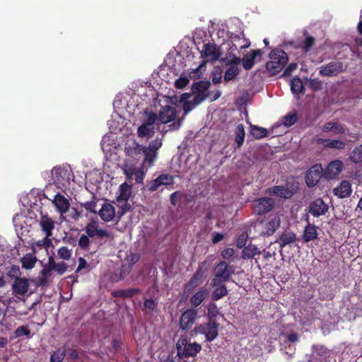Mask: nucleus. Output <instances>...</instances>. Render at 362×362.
<instances>
[{
  "mask_svg": "<svg viewBox=\"0 0 362 362\" xmlns=\"http://www.w3.org/2000/svg\"><path fill=\"white\" fill-rule=\"evenodd\" d=\"M270 61L267 62L266 69L274 76L279 74L288 63V57L286 52L281 49L276 48L269 53Z\"/></svg>",
  "mask_w": 362,
  "mask_h": 362,
  "instance_id": "nucleus-1",
  "label": "nucleus"
},
{
  "mask_svg": "<svg viewBox=\"0 0 362 362\" xmlns=\"http://www.w3.org/2000/svg\"><path fill=\"white\" fill-rule=\"evenodd\" d=\"M175 346L179 358L195 357L202 350L201 344L195 341L189 342L187 335H181Z\"/></svg>",
  "mask_w": 362,
  "mask_h": 362,
  "instance_id": "nucleus-2",
  "label": "nucleus"
},
{
  "mask_svg": "<svg viewBox=\"0 0 362 362\" xmlns=\"http://www.w3.org/2000/svg\"><path fill=\"white\" fill-rule=\"evenodd\" d=\"M54 183L59 188H68L71 180H74V175L69 166H56L52 170Z\"/></svg>",
  "mask_w": 362,
  "mask_h": 362,
  "instance_id": "nucleus-3",
  "label": "nucleus"
},
{
  "mask_svg": "<svg viewBox=\"0 0 362 362\" xmlns=\"http://www.w3.org/2000/svg\"><path fill=\"white\" fill-rule=\"evenodd\" d=\"M234 273L233 267L226 262H219L214 269V278L211 280V286H217L221 282H227Z\"/></svg>",
  "mask_w": 362,
  "mask_h": 362,
  "instance_id": "nucleus-4",
  "label": "nucleus"
},
{
  "mask_svg": "<svg viewBox=\"0 0 362 362\" xmlns=\"http://www.w3.org/2000/svg\"><path fill=\"white\" fill-rule=\"evenodd\" d=\"M218 327L219 324L215 320H211L207 323L196 326L194 332L204 335L206 341L211 342L217 337Z\"/></svg>",
  "mask_w": 362,
  "mask_h": 362,
  "instance_id": "nucleus-5",
  "label": "nucleus"
},
{
  "mask_svg": "<svg viewBox=\"0 0 362 362\" xmlns=\"http://www.w3.org/2000/svg\"><path fill=\"white\" fill-rule=\"evenodd\" d=\"M275 206V201L270 197H261L253 201L254 211L258 215L270 212Z\"/></svg>",
  "mask_w": 362,
  "mask_h": 362,
  "instance_id": "nucleus-6",
  "label": "nucleus"
},
{
  "mask_svg": "<svg viewBox=\"0 0 362 362\" xmlns=\"http://www.w3.org/2000/svg\"><path fill=\"white\" fill-rule=\"evenodd\" d=\"M323 169L320 164L313 165L309 168L305 175V183L308 187H315L322 175Z\"/></svg>",
  "mask_w": 362,
  "mask_h": 362,
  "instance_id": "nucleus-7",
  "label": "nucleus"
},
{
  "mask_svg": "<svg viewBox=\"0 0 362 362\" xmlns=\"http://www.w3.org/2000/svg\"><path fill=\"white\" fill-rule=\"evenodd\" d=\"M38 224L42 233L45 234V237L43 240L50 242L49 238L52 236V230L55 226V223L53 219L47 214H42L41 213V216L38 220Z\"/></svg>",
  "mask_w": 362,
  "mask_h": 362,
  "instance_id": "nucleus-8",
  "label": "nucleus"
},
{
  "mask_svg": "<svg viewBox=\"0 0 362 362\" xmlns=\"http://www.w3.org/2000/svg\"><path fill=\"white\" fill-rule=\"evenodd\" d=\"M344 71L341 62H331L320 68L319 74L322 76H336Z\"/></svg>",
  "mask_w": 362,
  "mask_h": 362,
  "instance_id": "nucleus-9",
  "label": "nucleus"
},
{
  "mask_svg": "<svg viewBox=\"0 0 362 362\" xmlns=\"http://www.w3.org/2000/svg\"><path fill=\"white\" fill-rule=\"evenodd\" d=\"M329 210V206L322 199L317 198L313 201L309 205V213L314 217H320L325 215Z\"/></svg>",
  "mask_w": 362,
  "mask_h": 362,
  "instance_id": "nucleus-10",
  "label": "nucleus"
},
{
  "mask_svg": "<svg viewBox=\"0 0 362 362\" xmlns=\"http://www.w3.org/2000/svg\"><path fill=\"white\" fill-rule=\"evenodd\" d=\"M197 316V310L194 309L185 310L180 317V328L182 330L189 329L194 323Z\"/></svg>",
  "mask_w": 362,
  "mask_h": 362,
  "instance_id": "nucleus-11",
  "label": "nucleus"
},
{
  "mask_svg": "<svg viewBox=\"0 0 362 362\" xmlns=\"http://www.w3.org/2000/svg\"><path fill=\"white\" fill-rule=\"evenodd\" d=\"M343 163L341 160H335L328 164L324 171V177L327 179H334L342 170Z\"/></svg>",
  "mask_w": 362,
  "mask_h": 362,
  "instance_id": "nucleus-12",
  "label": "nucleus"
},
{
  "mask_svg": "<svg viewBox=\"0 0 362 362\" xmlns=\"http://www.w3.org/2000/svg\"><path fill=\"white\" fill-rule=\"evenodd\" d=\"M52 203L61 215L66 214L70 208L69 201L60 193L55 194Z\"/></svg>",
  "mask_w": 362,
  "mask_h": 362,
  "instance_id": "nucleus-13",
  "label": "nucleus"
},
{
  "mask_svg": "<svg viewBox=\"0 0 362 362\" xmlns=\"http://www.w3.org/2000/svg\"><path fill=\"white\" fill-rule=\"evenodd\" d=\"M229 46L228 50L237 51L238 49H243L248 48L250 46V42L245 37H240L239 35H235L231 37L230 43H228Z\"/></svg>",
  "mask_w": 362,
  "mask_h": 362,
  "instance_id": "nucleus-14",
  "label": "nucleus"
},
{
  "mask_svg": "<svg viewBox=\"0 0 362 362\" xmlns=\"http://www.w3.org/2000/svg\"><path fill=\"white\" fill-rule=\"evenodd\" d=\"M201 53L203 57H210L211 61H216L221 55L219 49L214 43L204 44Z\"/></svg>",
  "mask_w": 362,
  "mask_h": 362,
  "instance_id": "nucleus-15",
  "label": "nucleus"
},
{
  "mask_svg": "<svg viewBox=\"0 0 362 362\" xmlns=\"http://www.w3.org/2000/svg\"><path fill=\"white\" fill-rule=\"evenodd\" d=\"M176 117V110L175 107L165 105L162 108L158 115V119L163 124H167L175 119Z\"/></svg>",
  "mask_w": 362,
  "mask_h": 362,
  "instance_id": "nucleus-16",
  "label": "nucleus"
},
{
  "mask_svg": "<svg viewBox=\"0 0 362 362\" xmlns=\"http://www.w3.org/2000/svg\"><path fill=\"white\" fill-rule=\"evenodd\" d=\"M29 281L26 278L17 279L12 284V291L13 293L20 296H24L28 291Z\"/></svg>",
  "mask_w": 362,
  "mask_h": 362,
  "instance_id": "nucleus-17",
  "label": "nucleus"
},
{
  "mask_svg": "<svg viewBox=\"0 0 362 362\" xmlns=\"http://www.w3.org/2000/svg\"><path fill=\"white\" fill-rule=\"evenodd\" d=\"M98 214L102 220L109 222L115 216V209L111 204L105 203L103 204Z\"/></svg>",
  "mask_w": 362,
  "mask_h": 362,
  "instance_id": "nucleus-18",
  "label": "nucleus"
},
{
  "mask_svg": "<svg viewBox=\"0 0 362 362\" xmlns=\"http://www.w3.org/2000/svg\"><path fill=\"white\" fill-rule=\"evenodd\" d=\"M313 358L319 360L320 362H326L327 358L330 356L329 350L322 345H313Z\"/></svg>",
  "mask_w": 362,
  "mask_h": 362,
  "instance_id": "nucleus-19",
  "label": "nucleus"
},
{
  "mask_svg": "<svg viewBox=\"0 0 362 362\" xmlns=\"http://www.w3.org/2000/svg\"><path fill=\"white\" fill-rule=\"evenodd\" d=\"M262 54V52L261 49L251 50L250 54H245L243 58L242 62L243 68L245 70H250L255 64V58Z\"/></svg>",
  "mask_w": 362,
  "mask_h": 362,
  "instance_id": "nucleus-20",
  "label": "nucleus"
},
{
  "mask_svg": "<svg viewBox=\"0 0 362 362\" xmlns=\"http://www.w3.org/2000/svg\"><path fill=\"white\" fill-rule=\"evenodd\" d=\"M351 192V185L347 180L341 181L339 185L334 189V195L339 198H346L349 197Z\"/></svg>",
  "mask_w": 362,
  "mask_h": 362,
  "instance_id": "nucleus-21",
  "label": "nucleus"
},
{
  "mask_svg": "<svg viewBox=\"0 0 362 362\" xmlns=\"http://www.w3.org/2000/svg\"><path fill=\"white\" fill-rule=\"evenodd\" d=\"M317 228L314 224L308 223L304 228L302 240L304 243H309L317 238Z\"/></svg>",
  "mask_w": 362,
  "mask_h": 362,
  "instance_id": "nucleus-22",
  "label": "nucleus"
},
{
  "mask_svg": "<svg viewBox=\"0 0 362 362\" xmlns=\"http://www.w3.org/2000/svg\"><path fill=\"white\" fill-rule=\"evenodd\" d=\"M297 240L296 234L291 230H284L276 240L281 248L284 247L287 245L294 243Z\"/></svg>",
  "mask_w": 362,
  "mask_h": 362,
  "instance_id": "nucleus-23",
  "label": "nucleus"
},
{
  "mask_svg": "<svg viewBox=\"0 0 362 362\" xmlns=\"http://www.w3.org/2000/svg\"><path fill=\"white\" fill-rule=\"evenodd\" d=\"M281 223L280 218L275 216L269 220L264 226V230L262 232L264 236H271L279 228Z\"/></svg>",
  "mask_w": 362,
  "mask_h": 362,
  "instance_id": "nucleus-24",
  "label": "nucleus"
},
{
  "mask_svg": "<svg viewBox=\"0 0 362 362\" xmlns=\"http://www.w3.org/2000/svg\"><path fill=\"white\" fill-rule=\"evenodd\" d=\"M209 291L205 287H201L190 298L192 305L197 308L204 300Z\"/></svg>",
  "mask_w": 362,
  "mask_h": 362,
  "instance_id": "nucleus-25",
  "label": "nucleus"
},
{
  "mask_svg": "<svg viewBox=\"0 0 362 362\" xmlns=\"http://www.w3.org/2000/svg\"><path fill=\"white\" fill-rule=\"evenodd\" d=\"M210 82L208 81H199L197 82L193 83L192 86V93H197L201 95H207V97L209 95V93L207 92L208 89L210 87Z\"/></svg>",
  "mask_w": 362,
  "mask_h": 362,
  "instance_id": "nucleus-26",
  "label": "nucleus"
},
{
  "mask_svg": "<svg viewBox=\"0 0 362 362\" xmlns=\"http://www.w3.org/2000/svg\"><path fill=\"white\" fill-rule=\"evenodd\" d=\"M144 146L139 144L136 141H134L132 144L125 147V153L127 156L134 158L142 154Z\"/></svg>",
  "mask_w": 362,
  "mask_h": 362,
  "instance_id": "nucleus-27",
  "label": "nucleus"
},
{
  "mask_svg": "<svg viewBox=\"0 0 362 362\" xmlns=\"http://www.w3.org/2000/svg\"><path fill=\"white\" fill-rule=\"evenodd\" d=\"M225 283L226 282H221V284L219 285L211 286L213 288H214L211 296L213 300H218L228 294V290L225 285Z\"/></svg>",
  "mask_w": 362,
  "mask_h": 362,
  "instance_id": "nucleus-28",
  "label": "nucleus"
},
{
  "mask_svg": "<svg viewBox=\"0 0 362 362\" xmlns=\"http://www.w3.org/2000/svg\"><path fill=\"white\" fill-rule=\"evenodd\" d=\"M203 275L199 274V272H195L189 281L185 286V291L187 293L192 292L196 287H197L202 282Z\"/></svg>",
  "mask_w": 362,
  "mask_h": 362,
  "instance_id": "nucleus-29",
  "label": "nucleus"
},
{
  "mask_svg": "<svg viewBox=\"0 0 362 362\" xmlns=\"http://www.w3.org/2000/svg\"><path fill=\"white\" fill-rule=\"evenodd\" d=\"M119 194L117 197V201L121 203L122 201H128L132 195V185L127 182L122 183L119 188Z\"/></svg>",
  "mask_w": 362,
  "mask_h": 362,
  "instance_id": "nucleus-30",
  "label": "nucleus"
},
{
  "mask_svg": "<svg viewBox=\"0 0 362 362\" xmlns=\"http://www.w3.org/2000/svg\"><path fill=\"white\" fill-rule=\"evenodd\" d=\"M267 194L277 196L286 199H291L287 190H286L284 186L282 185H276L268 188L267 189Z\"/></svg>",
  "mask_w": 362,
  "mask_h": 362,
  "instance_id": "nucleus-31",
  "label": "nucleus"
},
{
  "mask_svg": "<svg viewBox=\"0 0 362 362\" xmlns=\"http://www.w3.org/2000/svg\"><path fill=\"white\" fill-rule=\"evenodd\" d=\"M140 292V289L132 288L115 291L112 294L116 298H129L139 294Z\"/></svg>",
  "mask_w": 362,
  "mask_h": 362,
  "instance_id": "nucleus-32",
  "label": "nucleus"
},
{
  "mask_svg": "<svg viewBox=\"0 0 362 362\" xmlns=\"http://www.w3.org/2000/svg\"><path fill=\"white\" fill-rule=\"evenodd\" d=\"M229 66L228 69L226 71L223 79L225 82L234 80L240 72V69L238 67L239 64H227Z\"/></svg>",
  "mask_w": 362,
  "mask_h": 362,
  "instance_id": "nucleus-33",
  "label": "nucleus"
},
{
  "mask_svg": "<svg viewBox=\"0 0 362 362\" xmlns=\"http://www.w3.org/2000/svg\"><path fill=\"white\" fill-rule=\"evenodd\" d=\"M155 133L154 126L148 127L146 124L142 123L137 129V134L141 138H151Z\"/></svg>",
  "mask_w": 362,
  "mask_h": 362,
  "instance_id": "nucleus-34",
  "label": "nucleus"
},
{
  "mask_svg": "<svg viewBox=\"0 0 362 362\" xmlns=\"http://www.w3.org/2000/svg\"><path fill=\"white\" fill-rule=\"evenodd\" d=\"M260 252L259 249L256 245L250 244L243 247L242 251V258L243 259H252Z\"/></svg>",
  "mask_w": 362,
  "mask_h": 362,
  "instance_id": "nucleus-35",
  "label": "nucleus"
},
{
  "mask_svg": "<svg viewBox=\"0 0 362 362\" xmlns=\"http://www.w3.org/2000/svg\"><path fill=\"white\" fill-rule=\"evenodd\" d=\"M284 187L291 198L297 192L299 183L293 177H290L286 179Z\"/></svg>",
  "mask_w": 362,
  "mask_h": 362,
  "instance_id": "nucleus-36",
  "label": "nucleus"
},
{
  "mask_svg": "<svg viewBox=\"0 0 362 362\" xmlns=\"http://www.w3.org/2000/svg\"><path fill=\"white\" fill-rule=\"evenodd\" d=\"M290 85H291V90L292 91V93L293 94H300V93L303 94L304 93L305 88L303 86L302 80L299 77L296 76V77L293 78L291 80Z\"/></svg>",
  "mask_w": 362,
  "mask_h": 362,
  "instance_id": "nucleus-37",
  "label": "nucleus"
},
{
  "mask_svg": "<svg viewBox=\"0 0 362 362\" xmlns=\"http://www.w3.org/2000/svg\"><path fill=\"white\" fill-rule=\"evenodd\" d=\"M21 262L23 269H31L36 264L37 257L34 255L28 253L21 258Z\"/></svg>",
  "mask_w": 362,
  "mask_h": 362,
  "instance_id": "nucleus-38",
  "label": "nucleus"
},
{
  "mask_svg": "<svg viewBox=\"0 0 362 362\" xmlns=\"http://www.w3.org/2000/svg\"><path fill=\"white\" fill-rule=\"evenodd\" d=\"M349 158L355 164L362 163V144L354 148L349 153Z\"/></svg>",
  "mask_w": 362,
  "mask_h": 362,
  "instance_id": "nucleus-39",
  "label": "nucleus"
},
{
  "mask_svg": "<svg viewBox=\"0 0 362 362\" xmlns=\"http://www.w3.org/2000/svg\"><path fill=\"white\" fill-rule=\"evenodd\" d=\"M221 62L224 64H240L241 59L236 55L235 51L228 50L226 56L221 59Z\"/></svg>",
  "mask_w": 362,
  "mask_h": 362,
  "instance_id": "nucleus-40",
  "label": "nucleus"
},
{
  "mask_svg": "<svg viewBox=\"0 0 362 362\" xmlns=\"http://www.w3.org/2000/svg\"><path fill=\"white\" fill-rule=\"evenodd\" d=\"M142 154L144 156L143 164L151 166L157 157L158 152H154L144 146Z\"/></svg>",
  "mask_w": 362,
  "mask_h": 362,
  "instance_id": "nucleus-41",
  "label": "nucleus"
},
{
  "mask_svg": "<svg viewBox=\"0 0 362 362\" xmlns=\"http://www.w3.org/2000/svg\"><path fill=\"white\" fill-rule=\"evenodd\" d=\"M235 141L237 145V148H240L244 143L245 140V129L243 124H239L235 130Z\"/></svg>",
  "mask_w": 362,
  "mask_h": 362,
  "instance_id": "nucleus-42",
  "label": "nucleus"
},
{
  "mask_svg": "<svg viewBox=\"0 0 362 362\" xmlns=\"http://www.w3.org/2000/svg\"><path fill=\"white\" fill-rule=\"evenodd\" d=\"M315 43V39L313 36L307 35L305 38L300 42L299 47L301 48L303 52H308Z\"/></svg>",
  "mask_w": 362,
  "mask_h": 362,
  "instance_id": "nucleus-43",
  "label": "nucleus"
},
{
  "mask_svg": "<svg viewBox=\"0 0 362 362\" xmlns=\"http://www.w3.org/2000/svg\"><path fill=\"white\" fill-rule=\"evenodd\" d=\"M251 134L255 139H260L267 136L268 132L265 128L257 126H252Z\"/></svg>",
  "mask_w": 362,
  "mask_h": 362,
  "instance_id": "nucleus-44",
  "label": "nucleus"
},
{
  "mask_svg": "<svg viewBox=\"0 0 362 362\" xmlns=\"http://www.w3.org/2000/svg\"><path fill=\"white\" fill-rule=\"evenodd\" d=\"M52 270H54V259L52 256H49L48 262L43 266L40 274L42 276H51Z\"/></svg>",
  "mask_w": 362,
  "mask_h": 362,
  "instance_id": "nucleus-45",
  "label": "nucleus"
},
{
  "mask_svg": "<svg viewBox=\"0 0 362 362\" xmlns=\"http://www.w3.org/2000/svg\"><path fill=\"white\" fill-rule=\"evenodd\" d=\"M325 146L329 148L334 149H344L346 146V143L341 140H331L327 139V143L325 144Z\"/></svg>",
  "mask_w": 362,
  "mask_h": 362,
  "instance_id": "nucleus-46",
  "label": "nucleus"
},
{
  "mask_svg": "<svg viewBox=\"0 0 362 362\" xmlns=\"http://www.w3.org/2000/svg\"><path fill=\"white\" fill-rule=\"evenodd\" d=\"M136 261V260H134V257H133L130 262L122 264L119 272L120 279H124L131 272L133 264Z\"/></svg>",
  "mask_w": 362,
  "mask_h": 362,
  "instance_id": "nucleus-47",
  "label": "nucleus"
},
{
  "mask_svg": "<svg viewBox=\"0 0 362 362\" xmlns=\"http://www.w3.org/2000/svg\"><path fill=\"white\" fill-rule=\"evenodd\" d=\"M298 121V115L296 112L288 114L283 117V124L286 127H290Z\"/></svg>",
  "mask_w": 362,
  "mask_h": 362,
  "instance_id": "nucleus-48",
  "label": "nucleus"
},
{
  "mask_svg": "<svg viewBox=\"0 0 362 362\" xmlns=\"http://www.w3.org/2000/svg\"><path fill=\"white\" fill-rule=\"evenodd\" d=\"M144 114L146 115V118L144 120V123L146 124L148 127L153 126L158 119V116L156 113L153 112H148L147 110L144 112Z\"/></svg>",
  "mask_w": 362,
  "mask_h": 362,
  "instance_id": "nucleus-49",
  "label": "nucleus"
},
{
  "mask_svg": "<svg viewBox=\"0 0 362 362\" xmlns=\"http://www.w3.org/2000/svg\"><path fill=\"white\" fill-rule=\"evenodd\" d=\"M66 355L64 349H57L50 356V362H62Z\"/></svg>",
  "mask_w": 362,
  "mask_h": 362,
  "instance_id": "nucleus-50",
  "label": "nucleus"
},
{
  "mask_svg": "<svg viewBox=\"0 0 362 362\" xmlns=\"http://www.w3.org/2000/svg\"><path fill=\"white\" fill-rule=\"evenodd\" d=\"M6 274L9 278L14 279L15 281L17 279H21L20 276L21 275V272L18 266L12 265Z\"/></svg>",
  "mask_w": 362,
  "mask_h": 362,
  "instance_id": "nucleus-51",
  "label": "nucleus"
},
{
  "mask_svg": "<svg viewBox=\"0 0 362 362\" xmlns=\"http://www.w3.org/2000/svg\"><path fill=\"white\" fill-rule=\"evenodd\" d=\"M98 226L95 223H89L86 227V233L88 236L93 238L96 235Z\"/></svg>",
  "mask_w": 362,
  "mask_h": 362,
  "instance_id": "nucleus-52",
  "label": "nucleus"
},
{
  "mask_svg": "<svg viewBox=\"0 0 362 362\" xmlns=\"http://www.w3.org/2000/svg\"><path fill=\"white\" fill-rule=\"evenodd\" d=\"M163 142L161 139H156L149 142L148 146H146L148 149L158 152V149L162 146Z\"/></svg>",
  "mask_w": 362,
  "mask_h": 362,
  "instance_id": "nucleus-53",
  "label": "nucleus"
},
{
  "mask_svg": "<svg viewBox=\"0 0 362 362\" xmlns=\"http://www.w3.org/2000/svg\"><path fill=\"white\" fill-rule=\"evenodd\" d=\"M159 180L163 185H173L174 184V177L168 174H161L159 176Z\"/></svg>",
  "mask_w": 362,
  "mask_h": 362,
  "instance_id": "nucleus-54",
  "label": "nucleus"
},
{
  "mask_svg": "<svg viewBox=\"0 0 362 362\" xmlns=\"http://www.w3.org/2000/svg\"><path fill=\"white\" fill-rule=\"evenodd\" d=\"M58 255L61 259H69L71 256V250L65 246L61 247L58 250Z\"/></svg>",
  "mask_w": 362,
  "mask_h": 362,
  "instance_id": "nucleus-55",
  "label": "nucleus"
},
{
  "mask_svg": "<svg viewBox=\"0 0 362 362\" xmlns=\"http://www.w3.org/2000/svg\"><path fill=\"white\" fill-rule=\"evenodd\" d=\"M156 303L152 298L146 299L144 303V310L146 312H152L156 308Z\"/></svg>",
  "mask_w": 362,
  "mask_h": 362,
  "instance_id": "nucleus-56",
  "label": "nucleus"
},
{
  "mask_svg": "<svg viewBox=\"0 0 362 362\" xmlns=\"http://www.w3.org/2000/svg\"><path fill=\"white\" fill-rule=\"evenodd\" d=\"M30 330L27 326H20L15 330V335L16 337L22 336H27L30 337Z\"/></svg>",
  "mask_w": 362,
  "mask_h": 362,
  "instance_id": "nucleus-57",
  "label": "nucleus"
},
{
  "mask_svg": "<svg viewBox=\"0 0 362 362\" xmlns=\"http://www.w3.org/2000/svg\"><path fill=\"white\" fill-rule=\"evenodd\" d=\"M126 175L127 176L134 175L135 181L136 183H141L144 180V173L140 170H133L129 171V173L126 171Z\"/></svg>",
  "mask_w": 362,
  "mask_h": 362,
  "instance_id": "nucleus-58",
  "label": "nucleus"
},
{
  "mask_svg": "<svg viewBox=\"0 0 362 362\" xmlns=\"http://www.w3.org/2000/svg\"><path fill=\"white\" fill-rule=\"evenodd\" d=\"M247 233H242L237 239L236 247L240 249L245 247L247 241Z\"/></svg>",
  "mask_w": 362,
  "mask_h": 362,
  "instance_id": "nucleus-59",
  "label": "nucleus"
},
{
  "mask_svg": "<svg viewBox=\"0 0 362 362\" xmlns=\"http://www.w3.org/2000/svg\"><path fill=\"white\" fill-rule=\"evenodd\" d=\"M218 313V308L214 303H209L208 306V315L211 320H214Z\"/></svg>",
  "mask_w": 362,
  "mask_h": 362,
  "instance_id": "nucleus-60",
  "label": "nucleus"
},
{
  "mask_svg": "<svg viewBox=\"0 0 362 362\" xmlns=\"http://www.w3.org/2000/svg\"><path fill=\"white\" fill-rule=\"evenodd\" d=\"M81 205L86 210H87L93 214H96V210H95V208L97 206L96 202H95V201L86 202L85 203H81Z\"/></svg>",
  "mask_w": 362,
  "mask_h": 362,
  "instance_id": "nucleus-61",
  "label": "nucleus"
},
{
  "mask_svg": "<svg viewBox=\"0 0 362 362\" xmlns=\"http://www.w3.org/2000/svg\"><path fill=\"white\" fill-rule=\"evenodd\" d=\"M189 82V80L186 76H180L175 82V86L178 89L185 88Z\"/></svg>",
  "mask_w": 362,
  "mask_h": 362,
  "instance_id": "nucleus-62",
  "label": "nucleus"
},
{
  "mask_svg": "<svg viewBox=\"0 0 362 362\" xmlns=\"http://www.w3.org/2000/svg\"><path fill=\"white\" fill-rule=\"evenodd\" d=\"M67 269V265L65 262H62L56 263L54 262V271L59 275H62L65 273Z\"/></svg>",
  "mask_w": 362,
  "mask_h": 362,
  "instance_id": "nucleus-63",
  "label": "nucleus"
},
{
  "mask_svg": "<svg viewBox=\"0 0 362 362\" xmlns=\"http://www.w3.org/2000/svg\"><path fill=\"white\" fill-rule=\"evenodd\" d=\"M163 182H161L159 180V177L156 178L155 180L150 182L148 185V190L151 192L156 191L160 186H162Z\"/></svg>",
  "mask_w": 362,
  "mask_h": 362,
  "instance_id": "nucleus-64",
  "label": "nucleus"
}]
</instances>
